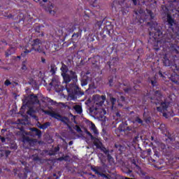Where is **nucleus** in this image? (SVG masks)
Returning <instances> with one entry per match:
<instances>
[{"label": "nucleus", "mask_w": 179, "mask_h": 179, "mask_svg": "<svg viewBox=\"0 0 179 179\" xmlns=\"http://www.w3.org/2000/svg\"><path fill=\"white\" fill-rule=\"evenodd\" d=\"M54 5L51 4L48 8H46V10L49 12L50 15H55V10H52Z\"/></svg>", "instance_id": "obj_8"}, {"label": "nucleus", "mask_w": 179, "mask_h": 179, "mask_svg": "<svg viewBox=\"0 0 179 179\" xmlns=\"http://www.w3.org/2000/svg\"><path fill=\"white\" fill-rule=\"evenodd\" d=\"M67 92H71V90H70L69 89H68V88H67Z\"/></svg>", "instance_id": "obj_33"}, {"label": "nucleus", "mask_w": 179, "mask_h": 179, "mask_svg": "<svg viewBox=\"0 0 179 179\" xmlns=\"http://www.w3.org/2000/svg\"><path fill=\"white\" fill-rule=\"evenodd\" d=\"M101 99L102 100V102L100 103L98 108H95V114L99 121H103L104 122L107 121V118L105 117V115L107 114V112L106 110H104V107L103 106V103H104V101L106 100V96H101Z\"/></svg>", "instance_id": "obj_2"}, {"label": "nucleus", "mask_w": 179, "mask_h": 179, "mask_svg": "<svg viewBox=\"0 0 179 179\" xmlns=\"http://www.w3.org/2000/svg\"><path fill=\"white\" fill-rule=\"evenodd\" d=\"M167 108V103H162L161 104V107H157V111H161L162 113H164V110Z\"/></svg>", "instance_id": "obj_4"}, {"label": "nucleus", "mask_w": 179, "mask_h": 179, "mask_svg": "<svg viewBox=\"0 0 179 179\" xmlns=\"http://www.w3.org/2000/svg\"><path fill=\"white\" fill-rule=\"evenodd\" d=\"M52 86H55V80H52V83H50Z\"/></svg>", "instance_id": "obj_24"}, {"label": "nucleus", "mask_w": 179, "mask_h": 179, "mask_svg": "<svg viewBox=\"0 0 179 179\" xmlns=\"http://www.w3.org/2000/svg\"><path fill=\"white\" fill-rule=\"evenodd\" d=\"M156 94H159V92L157 91L156 92Z\"/></svg>", "instance_id": "obj_35"}, {"label": "nucleus", "mask_w": 179, "mask_h": 179, "mask_svg": "<svg viewBox=\"0 0 179 179\" xmlns=\"http://www.w3.org/2000/svg\"><path fill=\"white\" fill-rule=\"evenodd\" d=\"M121 99H122V100H124V97H122Z\"/></svg>", "instance_id": "obj_37"}, {"label": "nucleus", "mask_w": 179, "mask_h": 179, "mask_svg": "<svg viewBox=\"0 0 179 179\" xmlns=\"http://www.w3.org/2000/svg\"><path fill=\"white\" fill-rule=\"evenodd\" d=\"M136 122H138V124H142V121H141V120L140 118H137L136 120Z\"/></svg>", "instance_id": "obj_18"}, {"label": "nucleus", "mask_w": 179, "mask_h": 179, "mask_svg": "<svg viewBox=\"0 0 179 179\" xmlns=\"http://www.w3.org/2000/svg\"><path fill=\"white\" fill-rule=\"evenodd\" d=\"M24 52H27V53L31 52V50H27V51H25Z\"/></svg>", "instance_id": "obj_29"}, {"label": "nucleus", "mask_w": 179, "mask_h": 179, "mask_svg": "<svg viewBox=\"0 0 179 179\" xmlns=\"http://www.w3.org/2000/svg\"><path fill=\"white\" fill-rule=\"evenodd\" d=\"M53 177H55V175H53Z\"/></svg>", "instance_id": "obj_38"}, {"label": "nucleus", "mask_w": 179, "mask_h": 179, "mask_svg": "<svg viewBox=\"0 0 179 179\" xmlns=\"http://www.w3.org/2000/svg\"><path fill=\"white\" fill-rule=\"evenodd\" d=\"M73 143L72 142V141H71L70 143H69V145H72Z\"/></svg>", "instance_id": "obj_32"}, {"label": "nucleus", "mask_w": 179, "mask_h": 179, "mask_svg": "<svg viewBox=\"0 0 179 179\" xmlns=\"http://www.w3.org/2000/svg\"><path fill=\"white\" fill-rule=\"evenodd\" d=\"M90 128L91 131H92V132H94V134H95L96 135H97V134H99V131H97V129L96 128V125H94V124H93L92 122L90 123Z\"/></svg>", "instance_id": "obj_6"}, {"label": "nucleus", "mask_w": 179, "mask_h": 179, "mask_svg": "<svg viewBox=\"0 0 179 179\" xmlns=\"http://www.w3.org/2000/svg\"><path fill=\"white\" fill-rule=\"evenodd\" d=\"M62 71V76L63 77L64 82L65 83H69L71 82V79H74L76 82L78 81V77L76 76V73L72 71H68V67L66 65L63 64L61 68Z\"/></svg>", "instance_id": "obj_1"}, {"label": "nucleus", "mask_w": 179, "mask_h": 179, "mask_svg": "<svg viewBox=\"0 0 179 179\" xmlns=\"http://www.w3.org/2000/svg\"><path fill=\"white\" fill-rule=\"evenodd\" d=\"M15 51H16V48H11L10 50H8L6 52V57H9V55H10L12 54H14Z\"/></svg>", "instance_id": "obj_10"}, {"label": "nucleus", "mask_w": 179, "mask_h": 179, "mask_svg": "<svg viewBox=\"0 0 179 179\" xmlns=\"http://www.w3.org/2000/svg\"><path fill=\"white\" fill-rule=\"evenodd\" d=\"M4 153H6V155H7V156H8V155H10V152H9V151H0V155H1V156H3V154Z\"/></svg>", "instance_id": "obj_14"}, {"label": "nucleus", "mask_w": 179, "mask_h": 179, "mask_svg": "<svg viewBox=\"0 0 179 179\" xmlns=\"http://www.w3.org/2000/svg\"><path fill=\"white\" fill-rule=\"evenodd\" d=\"M118 117H120V113H116V116L114 117V119L118 120Z\"/></svg>", "instance_id": "obj_20"}, {"label": "nucleus", "mask_w": 179, "mask_h": 179, "mask_svg": "<svg viewBox=\"0 0 179 179\" xmlns=\"http://www.w3.org/2000/svg\"><path fill=\"white\" fill-rule=\"evenodd\" d=\"M132 1L134 2V5H136V0H132Z\"/></svg>", "instance_id": "obj_28"}, {"label": "nucleus", "mask_w": 179, "mask_h": 179, "mask_svg": "<svg viewBox=\"0 0 179 179\" xmlns=\"http://www.w3.org/2000/svg\"><path fill=\"white\" fill-rule=\"evenodd\" d=\"M58 150H59V148L58 147L55 149V152H58Z\"/></svg>", "instance_id": "obj_25"}, {"label": "nucleus", "mask_w": 179, "mask_h": 179, "mask_svg": "<svg viewBox=\"0 0 179 179\" xmlns=\"http://www.w3.org/2000/svg\"><path fill=\"white\" fill-rule=\"evenodd\" d=\"M167 20H168V23H169V26H171V27H173V26H176V22H174V20H173V18H171V16H170V15H167Z\"/></svg>", "instance_id": "obj_5"}, {"label": "nucleus", "mask_w": 179, "mask_h": 179, "mask_svg": "<svg viewBox=\"0 0 179 179\" xmlns=\"http://www.w3.org/2000/svg\"><path fill=\"white\" fill-rule=\"evenodd\" d=\"M87 85V80L85 79L81 80V86H86Z\"/></svg>", "instance_id": "obj_13"}, {"label": "nucleus", "mask_w": 179, "mask_h": 179, "mask_svg": "<svg viewBox=\"0 0 179 179\" xmlns=\"http://www.w3.org/2000/svg\"><path fill=\"white\" fill-rule=\"evenodd\" d=\"M39 44H40V40L38 39L34 40L33 43V50H34L35 51H38L39 52H41V49L40 48V45H38Z\"/></svg>", "instance_id": "obj_3"}, {"label": "nucleus", "mask_w": 179, "mask_h": 179, "mask_svg": "<svg viewBox=\"0 0 179 179\" xmlns=\"http://www.w3.org/2000/svg\"><path fill=\"white\" fill-rule=\"evenodd\" d=\"M87 134L88 135H90V136H92V134H90V132L87 131Z\"/></svg>", "instance_id": "obj_30"}, {"label": "nucleus", "mask_w": 179, "mask_h": 179, "mask_svg": "<svg viewBox=\"0 0 179 179\" xmlns=\"http://www.w3.org/2000/svg\"><path fill=\"white\" fill-rule=\"evenodd\" d=\"M73 108L78 114H81V113H82V106H80L79 105H76V106H73Z\"/></svg>", "instance_id": "obj_9"}, {"label": "nucleus", "mask_w": 179, "mask_h": 179, "mask_svg": "<svg viewBox=\"0 0 179 179\" xmlns=\"http://www.w3.org/2000/svg\"><path fill=\"white\" fill-rule=\"evenodd\" d=\"M22 69H26V66H22Z\"/></svg>", "instance_id": "obj_31"}, {"label": "nucleus", "mask_w": 179, "mask_h": 179, "mask_svg": "<svg viewBox=\"0 0 179 179\" xmlns=\"http://www.w3.org/2000/svg\"><path fill=\"white\" fill-rule=\"evenodd\" d=\"M45 114H48L51 117H53V118H56L57 120H59L61 118V116L57 113H49V112H45Z\"/></svg>", "instance_id": "obj_7"}, {"label": "nucleus", "mask_w": 179, "mask_h": 179, "mask_svg": "<svg viewBox=\"0 0 179 179\" xmlns=\"http://www.w3.org/2000/svg\"><path fill=\"white\" fill-rule=\"evenodd\" d=\"M151 83L152 85V86H155V83H156L155 81H151Z\"/></svg>", "instance_id": "obj_27"}, {"label": "nucleus", "mask_w": 179, "mask_h": 179, "mask_svg": "<svg viewBox=\"0 0 179 179\" xmlns=\"http://www.w3.org/2000/svg\"><path fill=\"white\" fill-rule=\"evenodd\" d=\"M165 62H166V64H165L166 66L170 65V62L169 60L165 61Z\"/></svg>", "instance_id": "obj_23"}, {"label": "nucleus", "mask_w": 179, "mask_h": 179, "mask_svg": "<svg viewBox=\"0 0 179 179\" xmlns=\"http://www.w3.org/2000/svg\"><path fill=\"white\" fill-rule=\"evenodd\" d=\"M163 115L165 117V118H169V117L171 115V114L164 113Z\"/></svg>", "instance_id": "obj_17"}, {"label": "nucleus", "mask_w": 179, "mask_h": 179, "mask_svg": "<svg viewBox=\"0 0 179 179\" xmlns=\"http://www.w3.org/2000/svg\"><path fill=\"white\" fill-rule=\"evenodd\" d=\"M110 101H111L113 106H114V102L115 101V99L111 98Z\"/></svg>", "instance_id": "obj_22"}, {"label": "nucleus", "mask_w": 179, "mask_h": 179, "mask_svg": "<svg viewBox=\"0 0 179 179\" xmlns=\"http://www.w3.org/2000/svg\"><path fill=\"white\" fill-rule=\"evenodd\" d=\"M1 142H5V138L1 137Z\"/></svg>", "instance_id": "obj_26"}, {"label": "nucleus", "mask_w": 179, "mask_h": 179, "mask_svg": "<svg viewBox=\"0 0 179 179\" xmlns=\"http://www.w3.org/2000/svg\"><path fill=\"white\" fill-rule=\"evenodd\" d=\"M45 61V60H44V59H42V62H44Z\"/></svg>", "instance_id": "obj_36"}, {"label": "nucleus", "mask_w": 179, "mask_h": 179, "mask_svg": "<svg viewBox=\"0 0 179 179\" xmlns=\"http://www.w3.org/2000/svg\"><path fill=\"white\" fill-rule=\"evenodd\" d=\"M43 2H47V0H43Z\"/></svg>", "instance_id": "obj_34"}, {"label": "nucleus", "mask_w": 179, "mask_h": 179, "mask_svg": "<svg viewBox=\"0 0 179 179\" xmlns=\"http://www.w3.org/2000/svg\"><path fill=\"white\" fill-rule=\"evenodd\" d=\"M76 129L78 132H80V127L78 126H76Z\"/></svg>", "instance_id": "obj_21"}, {"label": "nucleus", "mask_w": 179, "mask_h": 179, "mask_svg": "<svg viewBox=\"0 0 179 179\" xmlns=\"http://www.w3.org/2000/svg\"><path fill=\"white\" fill-rule=\"evenodd\" d=\"M30 99H31V101H30L31 103H38V99L37 98L36 96L31 95L30 96Z\"/></svg>", "instance_id": "obj_11"}, {"label": "nucleus", "mask_w": 179, "mask_h": 179, "mask_svg": "<svg viewBox=\"0 0 179 179\" xmlns=\"http://www.w3.org/2000/svg\"><path fill=\"white\" fill-rule=\"evenodd\" d=\"M11 84L10 81L9 80H6L4 83V85L6 86H9Z\"/></svg>", "instance_id": "obj_16"}, {"label": "nucleus", "mask_w": 179, "mask_h": 179, "mask_svg": "<svg viewBox=\"0 0 179 179\" xmlns=\"http://www.w3.org/2000/svg\"><path fill=\"white\" fill-rule=\"evenodd\" d=\"M32 131H34V132H36V135H38V136L41 135L40 131H38V129H33Z\"/></svg>", "instance_id": "obj_15"}, {"label": "nucleus", "mask_w": 179, "mask_h": 179, "mask_svg": "<svg viewBox=\"0 0 179 179\" xmlns=\"http://www.w3.org/2000/svg\"><path fill=\"white\" fill-rule=\"evenodd\" d=\"M22 107H26L25 106H23Z\"/></svg>", "instance_id": "obj_39"}, {"label": "nucleus", "mask_w": 179, "mask_h": 179, "mask_svg": "<svg viewBox=\"0 0 179 179\" xmlns=\"http://www.w3.org/2000/svg\"><path fill=\"white\" fill-rule=\"evenodd\" d=\"M31 111H34V110H33V108H30V109L27 111V113H28L29 115H31Z\"/></svg>", "instance_id": "obj_19"}, {"label": "nucleus", "mask_w": 179, "mask_h": 179, "mask_svg": "<svg viewBox=\"0 0 179 179\" xmlns=\"http://www.w3.org/2000/svg\"><path fill=\"white\" fill-rule=\"evenodd\" d=\"M50 127V123L47 122L40 126L41 129H47Z\"/></svg>", "instance_id": "obj_12"}]
</instances>
